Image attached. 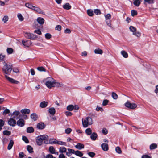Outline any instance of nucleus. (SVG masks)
I'll return each mask as SVG.
<instances>
[{"label":"nucleus","mask_w":158,"mask_h":158,"mask_svg":"<svg viewBox=\"0 0 158 158\" xmlns=\"http://www.w3.org/2000/svg\"><path fill=\"white\" fill-rule=\"evenodd\" d=\"M46 86L48 88H51L53 87H55V86H58L60 84L57 82H56L55 80L53 78H48L47 81L45 83Z\"/></svg>","instance_id":"nucleus-1"},{"label":"nucleus","mask_w":158,"mask_h":158,"mask_svg":"<svg viewBox=\"0 0 158 158\" xmlns=\"http://www.w3.org/2000/svg\"><path fill=\"white\" fill-rule=\"evenodd\" d=\"M48 139V136L46 135H40L38 136L36 139V142L38 145L41 146L43 141H46Z\"/></svg>","instance_id":"nucleus-2"},{"label":"nucleus","mask_w":158,"mask_h":158,"mask_svg":"<svg viewBox=\"0 0 158 158\" xmlns=\"http://www.w3.org/2000/svg\"><path fill=\"white\" fill-rule=\"evenodd\" d=\"M4 63V65L2 69V71L5 74H10L12 70L11 66L5 62Z\"/></svg>","instance_id":"nucleus-3"},{"label":"nucleus","mask_w":158,"mask_h":158,"mask_svg":"<svg viewBox=\"0 0 158 158\" xmlns=\"http://www.w3.org/2000/svg\"><path fill=\"white\" fill-rule=\"evenodd\" d=\"M82 123L83 126L84 127H86L89 125H90L92 124V119L89 117H87L85 119H82Z\"/></svg>","instance_id":"nucleus-4"},{"label":"nucleus","mask_w":158,"mask_h":158,"mask_svg":"<svg viewBox=\"0 0 158 158\" xmlns=\"http://www.w3.org/2000/svg\"><path fill=\"white\" fill-rule=\"evenodd\" d=\"M24 36L26 38L32 40H35L37 38V36L35 35L29 33H25Z\"/></svg>","instance_id":"nucleus-5"},{"label":"nucleus","mask_w":158,"mask_h":158,"mask_svg":"<svg viewBox=\"0 0 158 158\" xmlns=\"http://www.w3.org/2000/svg\"><path fill=\"white\" fill-rule=\"evenodd\" d=\"M125 106L131 109H133L137 107V105L135 103H131L129 101H127L125 104Z\"/></svg>","instance_id":"nucleus-6"},{"label":"nucleus","mask_w":158,"mask_h":158,"mask_svg":"<svg viewBox=\"0 0 158 158\" xmlns=\"http://www.w3.org/2000/svg\"><path fill=\"white\" fill-rule=\"evenodd\" d=\"M106 19V23L107 25L110 27H111V21L110 20L108 21V20H110L111 18V15L110 14H107L105 15Z\"/></svg>","instance_id":"nucleus-7"},{"label":"nucleus","mask_w":158,"mask_h":158,"mask_svg":"<svg viewBox=\"0 0 158 158\" xmlns=\"http://www.w3.org/2000/svg\"><path fill=\"white\" fill-rule=\"evenodd\" d=\"M8 124L10 126L14 127L16 123V122L14 118H10L8 120Z\"/></svg>","instance_id":"nucleus-8"},{"label":"nucleus","mask_w":158,"mask_h":158,"mask_svg":"<svg viewBox=\"0 0 158 158\" xmlns=\"http://www.w3.org/2000/svg\"><path fill=\"white\" fill-rule=\"evenodd\" d=\"M20 112L19 111H15L13 112L11 114V116L14 115L12 118L14 119H18L19 118Z\"/></svg>","instance_id":"nucleus-9"},{"label":"nucleus","mask_w":158,"mask_h":158,"mask_svg":"<svg viewBox=\"0 0 158 158\" xmlns=\"http://www.w3.org/2000/svg\"><path fill=\"white\" fill-rule=\"evenodd\" d=\"M5 77L6 79L11 83L14 84H18L19 83L18 81L10 78L7 75H5Z\"/></svg>","instance_id":"nucleus-10"},{"label":"nucleus","mask_w":158,"mask_h":158,"mask_svg":"<svg viewBox=\"0 0 158 158\" xmlns=\"http://www.w3.org/2000/svg\"><path fill=\"white\" fill-rule=\"evenodd\" d=\"M16 123L19 127H23L24 125V121L23 119H20L17 121Z\"/></svg>","instance_id":"nucleus-11"},{"label":"nucleus","mask_w":158,"mask_h":158,"mask_svg":"<svg viewBox=\"0 0 158 158\" xmlns=\"http://www.w3.org/2000/svg\"><path fill=\"white\" fill-rule=\"evenodd\" d=\"M22 43L24 46L27 47H29L32 44V42L30 41L27 40L25 41L23 40Z\"/></svg>","instance_id":"nucleus-12"},{"label":"nucleus","mask_w":158,"mask_h":158,"mask_svg":"<svg viewBox=\"0 0 158 158\" xmlns=\"http://www.w3.org/2000/svg\"><path fill=\"white\" fill-rule=\"evenodd\" d=\"M56 141L55 139H50L49 140L48 139L46 141H44V143L45 144H56Z\"/></svg>","instance_id":"nucleus-13"},{"label":"nucleus","mask_w":158,"mask_h":158,"mask_svg":"<svg viewBox=\"0 0 158 158\" xmlns=\"http://www.w3.org/2000/svg\"><path fill=\"white\" fill-rule=\"evenodd\" d=\"M45 125L44 123L40 122L37 125V128L39 129H42L45 128Z\"/></svg>","instance_id":"nucleus-14"},{"label":"nucleus","mask_w":158,"mask_h":158,"mask_svg":"<svg viewBox=\"0 0 158 158\" xmlns=\"http://www.w3.org/2000/svg\"><path fill=\"white\" fill-rule=\"evenodd\" d=\"M25 6L28 8L31 9L32 10H35V9H36V10H38V7H35V6L32 5L31 4H30L29 3H26L25 4Z\"/></svg>","instance_id":"nucleus-15"},{"label":"nucleus","mask_w":158,"mask_h":158,"mask_svg":"<svg viewBox=\"0 0 158 158\" xmlns=\"http://www.w3.org/2000/svg\"><path fill=\"white\" fill-rule=\"evenodd\" d=\"M102 149L104 151H107L108 150V145L107 143H103L101 145Z\"/></svg>","instance_id":"nucleus-16"},{"label":"nucleus","mask_w":158,"mask_h":158,"mask_svg":"<svg viewBox=\"0 0 158 158\" xmlns=\"http://www.w3.org/2000/svg\"><path fill=\"white\" fill-rule=\"evenodd\" d=\"M76 148L79 150H81L84 148L83 144L81 143H78L75 146Z\"/></svg>","instance_id":"nucleus-17"},{"label":"nucleus","mask_w":158,"mask_h":158,"mask_svg":"<svg viewBox=\"0 0 158 158\" xmlns=\"http://www.w3.org/2000/svg\"><path fill=\"white\" fill-rule=\"evenodd\" d=\"M37 21L38 23L41 25H42L44 23V19L41 17H38L37 19Z\"/></svg>","instance_id":"nucleus-18"},{"label":"nucleus","mask_w":158,"mask_h":158,"mask_svg":"<svg viewBox=\"0 0 158 158\" xmlns=\"http://www.w3.org/2000/svg\"><path fill=\"white\" fill-rule=\"evenodd\" d=\"M48 104L47 102L44 101L40 103V106L41 108H45L47 106Z\"/></svg>","instance_id":"nucleus-19"},{"label":"nucleus","mask_w":158,"mask_h":158,"mask_svg":"<svg viewBox=\"0 0 158 158\" xmlns=\"http://www.w3.org/2000/svg\"><path fill=\"white\" fill-rule=\"evenodd\" d=\"M63 8L64 9L68 10L71 9V6L69 3H67L63 6Z\"/></svg>","instance_id":"nucleus-20"},{"label":"nucleus","mask_w":158,"mask_h":158,"mask_svg":"<svg viewBox=\"0 0 158 158\" xmlns=\"http://www.w3.org/2000/svg\"><path fill=\"white\" fill-rule=\"evenodd\" d=\"M14 143V142L13 140H11L10 141L7 147L8 149L9 150L11 149Z\"/></svg>","instance_id":"nucleus-21"},{"label":"nucleus","mask_w":158,"mask_h":158,"mask_svg":"<svg viewBox=\"0 0 158 158\" xmlns=\"http://www.w3.org/2000/svg\"><path fill=\"white\" fill-rule=\"evenodd\" d=\"M97 137V135L96 133L94 132L91 135L90 138L93 140H95Z\"/></svg>","instance_id":"nucleus-22"},{"label":"nucleus","mask_w":158,"mask_h":158,"mask_svg":"<svg viewBox=\"0 0 158 158\" xmlns=\"http://www.w3.org/2000/svg\"><path fill=\"white\" fill-rule=\"evenodd\" d=\"M49 150L51 154H56V150L52 146H50L49 148Z\"/></svg>","instance_id":"nucleus-23"},{"label":"nucleus","mask_w":158,"mask_h":158,"mask_svg":"<svg viewBox=\"0 0 158 158\" xmlns=\"http://www.w3.org/2000/svg\"><path fill=\"white\" fill-rule=\"evenodd\" d=\"M94 52L95 54H102L103 53V51L100 48H97L94 50Z\"/></svg>","instance_id":"nucleus-24"},{"label":"nucleus","mask_w":158,"mask_h":158,"mask_svg":"<svg viewBox=\"0 0 158 158\" xmlns=\"http://www.w3.org/2000/svg\"><path fill=\"white\" fill-rule=\"evenodd\" d=\"M21 112L22 113L27 114L29 113L30 112V110L29 109H22L21 110Z\"/></svg>","instance_id":"nucleus-25"},{"label":"nucleus","mask_w":158,"mask_h":158,"mask_svg":"<svg viewBox=\"0 0 158 158\" xmlns=\"http://www.w3.org/2000/svg\"><path fill=\"white\" fill-rule=\"evenodd\" d=\"M157 147V145L156 143H152L150 145V150H153L156 149Z\"/></svg>","instance_id":"nucleus-26"},{"label":"nucleus","mask_w":158,"mask_h":158,"mask_svg":"<svg viewBox=\"0 0 158 158\" xmlns=\"http://www.w3.org/2000/svg\"><path fill=\"white\" fill-rule=\"evenodd\" d=\"M31 117L34 121L36 120L38 118L37 114L35 113L32 114L31 115Z\"/></svg>","instance_id":"nucleus-27"},{"label":"nucleus","mask_w":158,"mask_h":158,"mask_svg":"<svg viewBox=\"0 0 158 158\" xmlns=\"http://www.w3.org/2000/svg\"><path fill=\"white\" fill-rule=\"evenodd\" d=\"M121 54L123 55V57L125 58H127L128 57V55L127 53L125 51H122L121 52Z\"/></svg>","instance_id":"nucleus-28"},{"label":"nucleus","mask_w":158,"mask_h":158,"mask_svg":"<svg viewBox=\"0 0 158 158\" xmlns=\"http://www.w3.org/2000/svg\"><path fill=\"white\" fill-rule=\"evenodd\" d=\"M49 112L52 115H54L55 113V110L54 108H51L49 109Z\"/></svg>","instance_id":"nucleus-29"},{"label":"nucleus","mask_w":158,"mask_h":158,"mask_svg":"<svg viewBox=\"0 0 158 158\" xmlns=\"http://www.w3.org/2000/svg\"><path fill=\"white\" fill-rule=\"evenodd\" d=\"M75 154L79 157H82L83 156V154L81 151L77 150L75 151Z\"/></svg>","instance_id":"nucleus-30"},{"label":"nucleus","mask_w":158,"mask_h":158,"mask_svg":"<svg viewBox=\"0 0 158 158\" xmlns=\"http://www.w3.org/2000/svg\"><path fill=\"white\" fill-rule=\"evenodd\" d=\"M66 151V148L64 147H61L59 148V151L60 152H65Z\"/></svg>","instance_id":"nucleus-31"},{"label":"nucleus","mask_w":158,"mask_h":158,"mask_svg":"<svg viewBox=\"0 0 158 158\" xmlns=\"http://www.w3.org/2000/svg\"><path fill=\"white\" fill-rule=\"evenodd\" d=\"M34 129L32 127H30L27 128V132L28 133H31L34 132Z\"/></svg>","instance_id":"nucleus-32"},{"label":"nucleus","mask_w":158,"mask_h":158,"mask_svg":"<svg viewBox=\"0 0 158 158\" xmlns=\"http://www.w3.org/2000/svg\"><path fill=\"white\" fill-rule=\"evenodd\" d=\"M133 4L137 6H138L140 4V2L139 0H135L133 2Z\"/></svg>","instance_id":"nucleus-33"},{"label":"nucleus","mask_w":158,"mask_h":158,"mask_svg":"<svg viewBox=\"0 0 158 158\" xmlns=\"http://www.w3.org/2000/svg\"><path fill=\"white\" fill-rule=\"evenodd\" d=\"M27 149L30 153H32L33 152V148L30 145H28L27 146Z\"/></svg>","instance_id":"nucleus-34"},{"label":"nucleus","mask_w":158,"mask_h":158,"mask_svg":"<svg viewBox=\"0 0 158 158\" xmlns=\"http://www.w3.org/2000/svg\"><path fill=\"white\" fill-rule=\"evenodd\" d=\"M67 109L69 111H72L73 109V106L72 105H69L67 106Z\"/></svg>","instance_id":"nucleus-35"},{"label":"nucleus","mask_w":158,"mask_h":158,"mask_svg":"<svg viewBox=\"0 0 158 158\" xmlns=\"http://www.w3.org/2000/svg\"><path fill=\"white\" fill-rule=\"evenodd\" d=\"M85 132L88 135H90L92 133V130L90 128H88L85 130Z\"/></svg>","instance_id":"nucleus-36"},{"label":"nucleus","mask_w":158,"mask_h":158,"mask_svg":"<svg viewBox=\"0 0 158 158\" xmlns=\"http://www.w3.org/2000/svg\"><path fill=\"white\" fill-rule=\"evenodd\" d=\"M129 29L130 31L132 32L133 33L135 32L136 30V28L133 26H130L129 27Z\"/></svg>","instance_id":"nucleus-37"},{"label":"nucleus","mask_w":158,"mask_h":158,"mask_svg":"<svg viewBox=\"0 0 158 158\" xmlns=\"http://www.w3.org/2000/svg\"><path fill=\"white\" fill-rule=\"evenodd\" d=\"M8 19L9 18L8 16H7L5 15L3 17L2 19V21L4 23H6L8 21Z\"/></svg>","instance_id":"nucleus-38"},{"label":"nucleus","mask_w":158,"mask_h":158,"mask_svg":"<svg viewBox=\"0 0 158 158\" xmlns=\"http://www.w3.org/2000/svg\"><path fill=\"white\" fill-rule=\"evenodd\" d=\"M19 20L20 21H23L24 20V18L21 14L19 13L17 15Z\"/></svg>","instance_id":"nucleus-39"},{"label":"nucleus","mask_w":158,"mask_h":158,"mask_svg":"<svg viewBox=\"0 0 158 158\" xmlns=\"http://www.w3.org/2000/svg\"><path fill=\"white\" fill-rule=\"evenodd\" d=\"M10 112V110L8 109H6L3 112L2 114L3 115H6L7 114H9Z\"/></svg>","instance_id":"nucleus-40"},{"label":"nucleus","mask_w":158,"mask_h":158,"mask_svg":"<svg viewBox=\"0 0 158 158\" xmlns=\"http://www.w3.org/2000/svg\"><path fill=\"white\" fill-rule=\"evenodd\" d=\"M3 134L4 135H9L11 134V132L8 130H5L3 131Z\"/></svg>","instance_id":"nucleus-41"},{"label":"nucleus","mask_w":158,"mask_h":158,"mask_svg":"<svg viewBox=\"0 0 158 158\" xmlns=\"http://www.w3.org/2000/svg\"><path fill=\"white\" fill-rule=\"evenodd\" d=\"M37 12L40 14H41L43 15H49L48 13L44 12L43 10H36Z\"/></svg>","instance_id":"nucleus-42"},{"label":"nucleus","mask_w":158,"mask_h":158,"mask_svg":"<svg viewBox=\"0 0 158 158\" xmlns=\"http://www.w3.org/2000/svg\"><path fill=\"white\" fill-rule=\"evenodd\" d=\"M112 96L113 98L114 99H116L118 98V95L116 94V93L114 92L112 93Z\"/></svg>","instance_id":"nucleus-43"},{"label":"nucleus","mask_w":158,"mask_h":158,"mask_svg":"<svg viewBox=\"0 0 158 158\" xmlns=\"http://www.w3.org/2000/svg\"><path fill=\"white\" fill-rule=\"evenodd\" d=\"M87 13L88 15L90 16H92L94 15L93 10H87Z\"/></svg>","instance_id":"nucleus-44"},{"label":"nucleus","mask_w":158,"mask_h":158,"mask_svg":"<svg viewBox=\"0 0 158 158\" xmlns=\"http://www.w3.org/2000/svg\"><path fill=\"white\" fill-rule=\"evenodd\" d=\"M45 36L46 38L48 40L50 39L52 37L51 35L49 33L46 34Z\"/></svg>","instance_id":"nucleus-45"},{"label":"nucleus","mask_w":158,"mask_h":158,"mask_svg":"<svg viewBox=\"0 0 158 158\" xmlns=\"http://www.w3.org/2000/svg\"><path fill=\"white\" fill-rule=\"evenodd\" d=\"M7 51L8 54H10L13 52V50L11 48H8L7 49Z\"/></svg>","instance_id":"nucleus-46"},{"label":"nucleus","mask_w":158,"mask_h":158,"mask_svg":"<svg viewBox=\"0 0 158 158\" xmlns=\"http://www.w3.org/2000/svg\"><path fill=\"white\" fill-rule=\"evenodd\" d=\"M115 150L116 152L119 154H120L122 152L121 149L119 147H117L116 148Z\"/></svg>","instance_id":"nucleus-47"},{"label":"nucleus","mask_w":158,"mask_h":158,"mask_svg":"<svg viewBox=\"0 0 158 158\" xmlns=\"http://www.w3.org/2000/svg\"><path fill=\"white\" fill-rule=\"evenodd\" d=\"M133 34L138 37H140L141 35L140 33L138 31H136L135 32L133 33Z\"/></svg>","instance_id":"nucleus-48"},{"label":"nucleus","mask_w":158,"mask_h":158,"mask_svg":"<svg viewBox=\"0 0 158 158\" xmlns=\"http://www.w3.org/2000/svg\"><path fill=\"white\" fill-rule=\"evenodd\" d=\"M56 144L60 145H65L66 143H65L62 141H56Z\"/></svg>","instance_id":"nucleus-49"},{"label":"nucleus","mask_w":158,"mask_h":158,"mask_svg":"<svg viewBox=\"0 0 158 158\" xmlns=\"http://www.w3.org/2000/svg\"><path fill=\"white\" fill-rule=\"evenodd\" d=\"M109 102V101L107 99L104 100L103 101L102 105L103 106H106L107 104Z\"/></svg>","instance_id":"nucleus-50"},{"label":"nucleus","mask_w":158,"mask_h":158,"mask_svg":"<svg viewBox=\"0 0 158 158\" xmlns=\"http://www.w3.org/2000/svg\"><path fill=\"white\" fill-rule=\"evenodd\" d=\"M137 12L136 10H131V15L132 16H134L137 15Z\"/></svg>","instance_id":"nucleus-51"},{"label":"nucleus","mask_w":158,"mask_h":158,"mask_svg":"<svg viewBox=\"0 0 158 158\" xmlns=\"http://www.w3.org/2000/svg\"><path fill=\"white\" fill-rule=\"evenodd\" d=\"M88 155L92 157H94L95 155V153L92 152H90L88 153Z\"/></svg>","instance_id":"nucleus-52"},{"label":"nucleus","mask_w":158,"mask_h":158,"mask_svg":"<svg viewBox=\"0 0 158 158\" xmlns=\"http://www.w3.org/2000/svg\"><path fill=\"white\" fill-rule=\"evenodd\" d=\"M97 111H103L104 110L102 108L99 107L98 106H97V107L96 109Z\"/></svg>","instance_id":"nucleus-53"},{"label":"nucleus","mask_w":158,"mask_h":158,"mask_svg":"<svg viewBox=\"0 0 158 158\" xmlns=\"http://www.w3.org/2000/svg\"><path fill=\"white\" fill-rule=\"evenodd\" d=\"M23 140L26 143H29V141L27 138L25 136H23L22 138Z\"/></svg>","instance_id":"nucleus-54"},{"label":"nucleus","mask_w":158,"mask_h":158,"mask_svg":"<svg viewBox=\"0 0 158 158\" xmlns=\"http://www.w3.org/2000/svg\"><path fill=\"white\" fill-rule=\"evenodd\" d=\"M34 32L35 33H36L39 35H40L42 34V33H41V31L39 29L35 30L34 31Z\"/></svg>","instance_id":"nucleus-55"},{"label":"nucleus","mask_w":158,"mask_h":158,"mask_svg":"<svg viewBox=\"0 0 158 158\" xmlns=\"http://www.w3.org/2000/svg\"><path fill=\"white\" fill-rule=\"evenodd\" d=\"M72 131L71 129L68 128L66 129L65 130V133L66 134H69Z\"/></svg>","instance_id":"nucleus-56"},{"label":"nucleus","mask_w":158,"mask_h":158,"mask_svg":"<svg viewBox=\"0 0 158 158\" xmlns=\"http://www.w3.org/2000/svg\"><path fill=\"white\" fill-rule=\"evenodd\" d=\"M61 27L60 25H57L55 27L56 30H57L59 31H60L61 30Z\"/></svg>","instance_id":"nucleus-57"},{"label":"nucleus","mask_w":158,"mask_h":158,"mask_svg":"<svg viewBox=\"0 0 158 158\" xmlns=\"http://www.w3.org/2000/svg\"><path fill=\"white\" fill-rule=\"evenodd\" d=\"M40 71H45V69L42 67H39L37 68Z\"/></svg>","instance_id":"nucleus-58"},{"label":"nucleus","mask_w":158,"mask_h":158,"mask_svg":"<svg viewBox=\"0 0 158 158\" xmlns=\"http://www.w3.org/2000/svg\"><path fill=\"white\" fill-rule=\"evenodd\" d=\"M102 132L105 135H106L108 133V131L105 128H103L102 130Z\"/></svg>","instance_id":"nucleus-59"},{"label":"nucleus","mask_w":158,"mask_h":158,"mask_svg":"<svg viewBox=\"0 0 158 158\" xmlns=\"http://www.w3.org/2000/svg\"><path fill=\"white\" fill-rule=\"evenodd\" d=\"M68 150L69 153L75 154V151L74 150L68 148Z\"/></svg>","instance_id":"nucleus-60"},{"label":"nucleus","mask_w":158,"mask_h":158,"mask_svg":"<svg viewBox=\"0 0 158 158\" xmlns=\"http://www.w3.org/2000/svg\"><path fill=\"white\" fill-rule=\"evenodd\" d=\"M19 158H23L24 156V154L22 152H20L19 154Z\"/></svg>","instance_id":"nucleus-61"},{"label":"nucleus","mask_w":158,"mask_h":158,"mask_svg":"<svg viewBox=\"0 0 158 158\" xmlns=\"http://www.w3.org/2000/svg\"><path fill=\"white\" fill-rule=\"evenodd\" d=\"M65 114L67 116H71L72 114V113L69 111H66L65 112Z\"/></svg>","instance_id":"nucleus-62"},{"label":"nucleus","mask_w":158,"mask_h":158,"mask_svg":"<svg viewBox=\"0 0 158 158\" xmlns=\"http://www.w3.org/2000/svg\"><path fill=\"white\" fill-rule=\"evenodd\" d=\"M87 52L86 51H85L82 52L81 55L82 56L85 57L87 56Z\"/></svg>","instance_id":"nucleus-63"},{"label":"nucleus","mask_w":158,"mask_h":158,"mask_svg":"<svg viewBox=\"0 0 158 158\" xmlns=\"http://www.w3.org/2000/svg\"><path fill=\"white\" fill-rule=\"evenodd\" d=\"M53 156L52 155L50 154L47 155L46 156V158H53Z\"/></svg>","instance_id":"nucleus-64"}]
</instances>
